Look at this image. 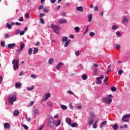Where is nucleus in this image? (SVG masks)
Here are the masks:
<instances>
[{"label":"nucleus","mask_w":130,"mask_h":130,"mask_svg":"<svg viewBox=\"0 0 130 130\" xmlns=\"http://www.w3.org/2000/svg\"><path fill=\"white\" fill-rule=\"evenodd\" d=\"M8 100L10 105H13L14 102L17 101V96L14 94H10L8 96Z\"/></svg>","instance_id":"nucleus-1"},{"label":"nucleus","mask_w":130,"mask_h":130,"mask_svg":"<svg viewBox=\"0 0 130 130\" xmlns=\"http://www.w3.org/2000/svg\"><path fill=\"white\" fill-rule=\"evenodd\" d=\"M12 64L14 71H17L19 69V61L18 59H14L12 60Z\"/></svg>","instance_id":"nucleus-2"},{"label":"nucleus","mask_w":130,"mask_h":130,"mask_svg":"<svg viewBox=\"0 0 130 130\" xmlns=\"http://www.w3.org/2000/svg\"><path fill=\"white\" fill-rule=\"evenodd\" d=\"M51 29H52L55 33L58 34L59 33V30H60V26L58 25H54L53 23H52L50 26Z\"/></svg>","instance_id":"nucleus-3"},{"label":"nucleus","mask_w":130,"mask_h":130,"mask_svg":"<svg viewBox=\"0 0 130 130\" xmlns=\"http://www.w3.org/2000/svg\"><path fill=\"white\" fill-rule=\"evenodd\" d=\"M90 116L91 117L89 119V120L88 121V124L89 125H92L93 123H94V119H95L96 116L93 112L90 113Z\"/></svg>","instance_id":"nucleus-4"},{"label":"nucleus","mask_w":130,"mask_h":130,"mask_svg":"<svg viewBox=\"0 0 130 130\" xmlns=\"http://www.w3.org/2000/svg\"><path fill=\"white\" fill-rule=\"evenodd\" d=\"M103 101L106 104H110L112 102V99L109 97L103 98Z\"/></svg>","instance_id":"nucleus-5"},{"label":"nucleus","mask_w":130,"mask_h":130,"mask_svg":"<svg viewBox=\"0 0 130 130\" xmlns=\"http://www.w3.org/2000/svg\"><path fill=\"white\" fill-rule=\"evenodd\" d=\"M104 79V75H101L100 77H96V84L97 85H100V84H102V81L101 80H103Z\"/></svg>","instance_id":"nucleus-6"},{"label":"nucleus","mask_w":130,"mask_h":130,"mask_svg":"<svg viewBox=\"0 0 130 130\" xmlns=\"http://www.w3.org/2000/svg\"><path fill=\"white\" fill-rule=\"evenodd\" d=\"M48 125L49 126H50L51 127H53V126H54V125H55V123L54 122V119L49 120L48 121Z\"/></svg>","instance_id":"nucleus-7"},{"label":"nucleus","mask_w":130,"mask_h":130,"mask_svg":"<svg viewBox=\"0 0 130 130\" xmlns=\"http://www.w3.org/2000/svg\"><path fill=\"white\" fill-rule=\"evenodd\" d=\"M32 113L34 116H36V115H38V114L40 113V111H39V110L35 109V110H32Z\"/></svg>","instance_id":"nucleus-8"},{"label":"nucleus","mask_w":130,"mask_h":130,"mask_svg":"<svg viewBox=\"0 0 130 130\" xmlns=\"http://www.w3.org/2000/svg\"><path fill=\"white\" fill-rule=\"evenodd\" d=\"M128 22V19L126 18V16H123L122 18L121 23L124 24Z\"/></svg>","instance_id":"nucleus-9"},{"label":"nucleus","mask_w":130,"mask_h":130,"mask_svg":"<svg viewBox=\"0 0 130 130\" xmlns=\"http://www.w3.org/2000/svg\"><path fill=\"white\" fill-rule=\"evenodd\" d=\"M8 47L9 49H14V48L16 47V44L15 43L9 44L8 45Z\"/></svg>","instance_id":"nucleus-10"},{"label":"nucleus","mask_w":130,"mask_h":130,"mask_svg":"<svg viewBox=\"0 0 130 130\" xmlns=\"http://www.w3.org/2000/svg\"><path fill=\"white\" fill-rule=\"evenodd\" d=\"M63 23H64L65 24H67V23H68V21H67V19H60L59 20V24H63Z\"/></svg>","instance_id":"nucleus-11"},{"label":"nucleus","mask_w":130,"mask_h":130,"mask_svg":"<svg viewBox=\"0 0 130 130\" xmlns=\"http://www.w3.org/2000/svg\"><path fill=\"white\" fill-rule=\"evenodd\" d=\"M51 96L50 93H47L45 94V95L44 96V99H45V100L46 101H47V99H48V98H50Z\"/></svg>","instance_id":"nucleus-12"},{"label":"nucleus","mask_w":130,"mask_h":130,"mask_svg":"<svg viewBox=\"0 0 130 130\" xmlns=\"http://www.w3.org/2000/svg\"><path fill=\"white\" fill-rule=\"evenodd\" d=\"M63 66V63L61 62H59L58 64L57 65V66L55 68L56 70H59L62 66Z\"/></svg>","instance_id":"nucleus-13"},{"label":"nucleus","mask_w":130,"mask_h":130,"mask_svg":"<svg viewBox=\"0 0 130 130\" xmlns=\"http://www.w3.org/2000/svg\"><path fill=\"white\" fill-rule=\"evenodd\" d=\"M122 121L124 122H127V121H128V119L126 115H124V116L122 118Z\"/></svg>","instance_id":"nucleus-14"},{"label":"nucleus","mask_w":130,"mask_h":130,"mask_svg":"<svg viewBox=\"0 0 130 130\" xmlns=\"http://www.w3.org/2000/svg\"><path fill=\"white\" fill-rule=\"evenodd\" d=\"M66 121L69 125L72 124V119L70 118H66Z\"/></svg>","instance_id":"nucleus-15"},{"label":"nucleus","mask_w":130,"mask_h":130,"mask_svg":"<svg viewBox=\"0 0 130 130\" xmlns=\"http://www.w3.org/2000/svg\"><path fill=\"white\" fill-rule=\"evenodd\" d=\"M20 114V112L18 110H15L13 112V115L14 116H18Z\"/></svg>","instance_id":"nucleus-16"},{"label":"nucleus","mask_w":130,"mask_h":130,"mask_svg":"<svg viewBox=\"0 0 130 130\" xmlns=\"http://www.w3.org/2000/svg\"><path fill=\"white\" fill-rule=\"evenodd\" d=\"M107 124V121H104L101 123L100 127H101V128H102V127L105 126V125Z\"/></svg>","instance_id":"nucleus-17"},{"label":"nucleus","mask_w":130,"mask_h":130,"mask_svg":"<svg viewBox=\"0 0 130 130\" xmlns=\"http://www.w3.org/2000/svg\"><path fill=\"white\" fill-rule=\"evenodd\" d=\"M71 42V40H67V41L65 43L64 46V47H68L69 45H70V43Z\"/></svg>","instance_id":"nucleus-18"},{"label":"nucleus","mask_w":130,"mask_h":130,"mask_svg":"<svg viewBox=\"0 0 130 130\" xmlns=\"http://www.w3.org/2000/svg\"><path fill=\"white\" fill-rule=\"evenodd\" d=\"M26 89L27 91H32L34 89V85H32L31 87L28 86L26 87Z\"/></svg>","instance_id":"nucleus-19"},{"label":"nucleus","mask_w":130,"mask_h":130,"mask_svg":"<svg viewBox=\"0 0 130 130\" xmlns=\"http://www.w3.org/2000/svg\"><path fill=\"white\" fill-rule=\"evenodd\" d=\"M118 28H119V26L118 25H116L115 24L113 25V26L112 27V29L113 30H117L118 29Z\"/></svg>","instance_id":"nucleus-20"},{"label":"nucleus","mask_w":130,"mask_h":130,"mask_svg":"<svg viewBox=\"0 0 130 130\" xmlns=\"http://www.w3.org/2000/svg\"><path fill=\"white\" fill-rule=\"evenodd\" d=\"M68 41V38L67 37H63L62 38V43H66Z\"/></svg>","instance_id":"nucleus-21"},{"label":"nucleus","mask_w":130,"mask_h":130,"mask_svg":"<svg viewBox=\"0 0 130 130\" xmlns=\"http://www.w3.org/2000/svg\"><path fill=\"white\" fill-rule=\"evenodd\" d=\"M88 22L90 23L92 21V19H93V16H92V14H89L88 16Z\"/></svg>","instance_id":"nucleus-22"},{"label":"nucleus","mask_w":130,"mask_h":130,"mask_svg":"<svg viewBox=\"0 0 130 130\" xmlns=\"http://www.w3.org/2000/svg\"><path fill=\"white\" fill-rule=\"evenodd\" d=\"M70 125L72 126V127H77L79 125L76 122H74L73 123H71Z\"/></svg>","instance_id":"nucleus-23"},{"label":"nucleus","mask_w":130,"mask_h":130,"mask_svg":"<svg viewBox=\"0 0 130 130\" xmlns=\"http://www.w3.org/2000/svg\"><path fill=\"white\" fill-rule=\"evenodd\" d=\"M114 47L115 48H116V49H120V47H121V46H120V45L118 44H116L114 45Z\"/></svg>","instance_id":"nucleus-24"},{"label":"nucleus","mask_w":130,"mask_h":130,"mask_svg":"<svg viewBox=\"0 0 130 130\" xmlns=\"http://www.w3.org/2000/svg\"><path fill=\"white\" fill-rule=\"evenodd\" d=\"M24 48H25V43H23L20 45L19 48L20 51H22V50H23V49H24Z\"/></svg>","instance_id":"nucleus-25"},{"label":"nucleus","mask_w":130,"mask_h":130,"mask_svg":"<svg viewBox=\"0 0 130 130\" xmlns=\"http://www.w3.org/2000/svg\"><path fill=\"white\" fill-rule=\"evenodd\" d=\"M118 127H119V126H118V124H115L114 125H113V128L114 130H118Z\"/></svg>","instance_id":"nucleus-26"},{"label":"nucleus","mask_w":130,"mask_h":130,"mask_svg":"<svg viewBox=\"0 0 130 130\" xmlns=\"http://www.w3.org/2000/svg\"><path fill=\"white\" fill-rule=\"evenodd\" d=\"M22 85V83H20V82H18V83H15V87L16 88H20V87H21Z\"/></svg>","instance_id":"nucleus-27"},{"label":"nucleus","mask_w":130,"mask_h":130,"mask_svg":"<svg viewBox=\"0 0 130 130\" xmlns=\"http://www.w3.org/2000/svg\"><path fill=\"white\" fill-rule=\"evenodd\" d=\"M76 10L79 12H83V7L82 6L78 7L76 8Z\"/></svg>","instance_id":"nucleus-28"},{"label":"nucleus","mask_w":130,"mask_h":130,"mask_svg":"<svg viewBox=\"0 0 130 130\" xmlns=\"http://www.w3.org/2000/svg\"><path fill=\"white\" fill-rule=\"evenodd\" d=\"M60 108L63 109V110H67V109H68V107H67L66 105H62L60 107Z\"/></svg>","instance_id":"nucleus-29"},{"label":"nucleus","mask_w":130,"mask_h":130,"mask_svg":"<svg viewBox=\"0 0 130 130\" xmlns=\"http://www.w3.org/2000/svg\"><path fill=\"white\" fill-rule=\"evenodd\" d=\"M4 126L5 128H9L10 127V124L9 123H5Z\"/></svg>","instance_id":"nucleus-30"},{"label":"nucleus","mask_w":130,"mask_h":130,"mask_svg":"<svg viewBox=\"0 0 130 130\" xmlns=\"http://www.w3.org/2000/svg\"><path fill=\"white\" fill-rule=\"evenodd\" d=\"M32 51H33V49H32L31 48L28 49V53L29 55H32Z\"/></svg>","instance_id":"nucleus-31"},{"label":"nucleus","mask_w":130,"mask_h":130,"mask_svg":"<svg viewBox=\"0 0 130 130\" xmlns=\"http://www.w3.org/2000/svg\"><path fill=\"white\" fill-rule=\"evenodd\" d=\"M48 63L49 64H52L53 63V58H50L48 60Z\"/></svg>","instance_id":"nucleus-32"},{"label":"nucleus","mask_w":130,"mask_h":130,"mask_svg":"<svg viewBox=\"0 0 130 130\" xmlns=\"http://www.w3.org/2000/svg\"><path fill=\"white\" fill-rule=\"evenodd\" d=\"M47 105H48V106H49V107H52V102H47Z\"/></svg>","instance_id":"nucleus-33"},{"label":"nucleus","mask_w":130,"mask_h":130,"mask_svg":"<svg viewBox=\"0 0 130 130\" xmlns=\"http://www.w3.org/2000/svg\"><path fill=\"white\" fill-rule=\"evenodd\" d=\"M38 48H35L34 49V52H33V54H36V53H37L38 52Z\"/></svg>","instance_id":"nucleus-34"},{"label":"nucleus","mask_w":130,"mask_h":130,"mask_svg":"<svg viewBox=\"0 0 130 130\" xmlns=\"http://www.w3.org/2000/svg\"><path fill=\"white\" fill-rule=\"evenodd\" d=\"M81 78L82 79V80H87V75H86V74H83Z\"/></svg>","instance_id":"nucleus-35"},{"label":"nucleus","mask_w":130,"mask_h":130,"mask_svg":"<svg viewBox=\"0 0 130 130\" xmlns=\"http://www.w3.org/2000/svg\"><path fill=\"white\" fill-rule=\"evenodd\" d=\"M6 27L7 28H8V29H12V25H11L10 23H7L6 24Z\"/></svg>","instance_id":"nucleus-36"},{"label":"nucleus","mask_w":130,"mask_h":130,"mask_svg":"<svg viewBox=\"0 0 130 130\" xmlns=\"http://www.w3.org/2000/svg\"><path fill=\"white\" fill-rule=\"evenodd\" d=\"M116 36H117L118 37H121V34H120V32H119V31H117L116 32Z\"/></svg>","instance_id":"nucleus-37"},{"label":"nucleus","mask_w":130,"mask_h":130,"mask_svg":"<svg viewBox=\"0 0 130 130\" xmlns=\"http://www.w3.org/2000/svg\"><path fill=\"white\" fill-rule=\"evenodd\" d=\"M95 36V32L91 31L89 33V36L90 37H93Z\"/></svg>","instance_id":"nucleus-38"},{"label":"nucleus","mask_w":130,"mask_h":130,"mask_svg":"<svg viewBox=\"0 0 130 130\" xmlns=\"http://www.w3.org/2000/svg\"><path fill=\"white\" fill-rule=\"evenodd\" d=\"M75 30L76 32L78 33V32H79V31H80V27H79V26H76L75 27Z\"/></svg>","instance_id":"nucleus-39"},{"label":"nucleus","mask_w":130,"mask_h":130,"mask_svg":"<svg viewBox=\"0 0 130 130\" xmlns=\"http://www.w3.org/2000/svg\"><path fill=\"white\" fill-rule=\"evenodd\" d=\"M22 126H23L24 129H26V130L29 129V127H28V126H27V125L23 124Z\"/></svg>","instance_id":"nucleus-40"},{"label":"nucleus","mask_w":130,"mask_h":130,"mask_svg":"<svg viewBox=\"0 0 130 130\" xmlns=\"http://www.w3.org/2000/svg\"><path fill=\"white\" fill-rule=\"evenodd\" d=\"M61 16H62V17H66V16H67V13H66V12H61Z\"/></svg>","instance_id":"nucleus-41"},{"label":"nucleus","mask_w":130,"mask_h":130,"mask_svg":"<svg viewBox=\"0 0 130 130\" xmlns=\"http://www.w3.org/2000/svg\"><path fill=\"white\" fill-rule=\"evenodd\" d=\"M75 53L76 56H79L80 55V51H75Z\"/></svg>","instance_id":"nucleus-42"},{"label":"nucleus","mask_w":130,"mask_h":130,"mask_svg":"<svg viewBox=\"0 0 130 130\" xmlns=\"http://www.w3.org/2000/svg\"><path fill=\"white\" fill-rule=\"evenodd\" d=\"M67 93H68L69 94H71L72 95H74V96H76V95L75 94H74V92L71 90H68L67 91Z\"/></svg>","instance_id":"nucleus-43"},{"label":"nucleus","mask_w":130,"mask_h":130,"mask_svg":"<svg viewBox=\"0 0 130 130\" xmlns=\"http://www.w3.org/2000/svg\"><path fill=\"white\" fill-rule=\"evenodd\" d=\"M20 31L21 30L20 29H17L15 30V33L16 35H18V34H19L20 33Z\"/></svg>","instance_id":"nucleus-44"},{"label":"nucleus","mask_w":130,"mask_h":130,"mask_svg":"<svg viewBox=\"0 0 130 130\" xmlns=\"http://www.w3.org/2000/svg\"><path fill=\"white\" fill-rule=\"evenodd\" d=\"M30 78H32V79H36V78H37V76H36L34 74H32L30 76Z\"/></svg>","instance_id":"nucleus-45"},{"label":"nucleus","mask_w":130,"mask_h":130,"mask_svg":"<svg viewBox=\"0 0 130 130\" xmlns=\"http://www.w3.org/2000/svg\"><path fill=\"white\" fill-rule=\"evenodd\" d=\"M111 91H112V92H115L116 91V88L115 87H112Z\"/></svg>","instance_id":"nucleus-46"},{"label":"nucleus","mask_w":130,"mask_h":130,"mask_svg":"<svg viewBox=\"0 0 130 130\" xmlns=\"http://www.w3.org/2000/svg\"><path fill=\"white\" fill-rule=\"evenodd\" d=\"M24 34H25V30H22L20 32V36H22V35H24Z\"/></svg>","instance_id":"nucleus-47"},{"label":"nucleus","mask_w":130,"mask_h":130,"mask_svg":"<svg viewBox=\"0 0 130 130\" xmlns=\"http://www.w3.org/2000/svg\"><path fill=\"white\" fill-rule=\"evenodd\" d=\"M5 38H10V37H11V36H10V35L7 34L5 35Z\"/></svg>","instance_id":"nucleus-48"},{"label":"nucleus","mask_w":130,"mask_h":130,"mask_svg":"<svg viewBox=\"0 0 130 130\" xmlns=\"http://www.w3.org/2000/svg\"><path fill=\"white\" fill-rule=\"evenodd\" d=\"M40 21L42 24H44V19L43 18H40Z\"/></svg>","instance_id":"nucleus-49"},{"label":"nucleus","mask_w":130,"mask_h":130,"mask_svg":"<svg viewBox=\"0 0 130 130\" xmlns=\"http://www.w3.org/2000/svg\"><path fill=\"white\" fill-rule=\"evenodd\" d=\"M43 8H44V6L42 5L41 6L39 7L38 10H42Z\"/></svg>","instance_id":"nucleus-50"},{"label":"nucleus","mask_w":130,"mask_h":130,"mask_svg":"<svg viewBox=\"0 0 130 130\" xmlns=\"http://www.w3.org/2000/svg\"><path fill=\"white\" fill-rule=\"evenodd\" d=\"M107 81H108V77L107 76H106L105 77V79L104 80V83H106V82H107Z\"/></svg>","instance_id":"nucleus-51"},{"label":"nucleus","mask_w":130,"mask_h":130,"mask_svg":"<svg viewBox=\"0 0 130 130\" xmlns=\"http://www.w3.org/2000/svg\"><path fill=\"white\" fill-rule=\"evenodd\" d=\"M1 45L2 47H5V43H4V41H2V42H1Z\"/></svg>","instance_id":"nucleus-52"},{"label":"nucleus","mask_w":130,"mask_h":130,"mask_svg":"<svg viewBox=\"0 0 130 130\" xmlns=\"http://www.w3.org/2000/svg\"><path fill=\"white\" fill-rule=\"evenodd\" d=\"M92 127H93V128H97V124L93 123L92 124Z\"/></svg>","instance_id":"nucleus-53"},{"label":"nucleus","mask_w":130,"mask_h":130,"mask_svg":"<svg viewBox=\"0 0 130 130\" xmlns=\"http://www.w3.org/2000/svg\"><path fill=\"white\" fill-rule=\"evenodd\" d=\"M60 123H61L60 120H57V123L56 125V126H58V125H59L60 124Z\"/></svg>","instance_id":"nucleus-54"},{"label":"nucleus","mask_w":130,"mask_h":130,"mask_svg":"<svg viewBox=\"0 0 130 130\" xmlns=\"http://www.w3.org/2000/svg\"><path fill=\"white\" fill-rule=\"evenodd\" d=\"M45 16V14L44 13H41L40 14V18H42V17H44Z\"/></svg>","instance_id":"nucleus-55"},{"label":"nucleus","mask_w":130,"mask_h":130,"mask_svg":"<svg viewBox=\"0 0 130 130\" xmlns=\"http://www.w3.org/2000/svg\"><path fill=\"white\" fill-rule=\"evenodd\" d=\"M122 73H123V71L121 70H119L118 71V75H120L122 74Z\"/></svg>","instance_id":"nucleus-56"},{"label":"nucleus","mask_w":130,"mask_h":130,"mask_svg":"<svg viewBox=\"0 0 130 130\" xmlns=\"http://www.w3.org/2000/svg\"><path fill=\"white\" fill-rule=\"evenodd\" d=\"M94 72L95 73H93V76H96V75H97V69H94Z\"/></svg>","instance_id":"nucleus-57"},{"label":"nucleus","mask_w":130,"mask_h":130,"mask_svg":"<svg viewBox=\"0 0 130 130\" xmlns=\"http://www.w3.org/2000/svg\"><path fill=\"white\" fill-rule=\"evenodd\" d=\"M25 17L26 19H28V18H29V14L26 13V14L25 15Z\"/></svg>","instance_id":"nucleus-58"},{"label":"nucleus","mask_w":130,"mask_h":130,"mask_svg":"<svg viewBox=\"0 0 130 130\" xmlns=\"http://www.w3.org/2000/svg\"><path fill=\"white\" fill-rule=\"evenodd\" d=\"M3 82V77L0 76V85Z\"/></svg>","instance_id":"nucleus-59"},{"label":"nucleus","mask_w":130,"mask_h":130,"mask_svg":"<svg viewBox=\"0 0 130 130\" xmlns=\"http://www.w3.org/2000/svg\"><path fill=\"white\" fill-rule=\"evenodd\" d=\"M56 1V0H50L51 4H55Z\"/></svg>","instance_id":"nucleus-60"},{"label":"nucleus","mask_w":130,"mask_h":130,"mask_svg":"<svg viewBox=\"0 0 130 130\" xmlns=\"http://www.w3.org/2000/svg\"><path fill=\"white\" fill-rule=\"evenodd\" d=\"M19 22H23L24 21V19H23V17H21L19 19Z\"/></svg>","instance_id":"nucleus-61"},{"label":"nucleus","mask_w":130,"mask_h":130,"mask_svg":"<svg viewBox=\"0 0 130 130\" xmlns=\"http://www.w3.org/2000/svg\"><path fill=\"white\" fill-rule=\"evenodd\" d=\"M43 12H44L45 13H48V10L44 8L43 10Z\"/></svg>","instance_id":"nucleus-62"},{"label":"nucleus","mask_w":130,"mask_h":130,"mask_svg":"<svg viewBox=\"0 0 130 130\" xmlns=\"http://www.w3.org/2000/svg\"><path fill=\"white\" fill-rule=\"evenodd\" d=\"M17 54H20L21 53V50H20V49L17 51Z\"/></svg>","instance_id":"nucleus-63"},{"label":"nucleus","mask_w":130,"mask_h":130,"mask_svg":"<svg viewBox=\"0 0 130 130\" xmlns=\"http://www.w3.org/2000/svg\"><path fill=\"white\" fill-rule=\"evenodd\" d=\"M94 11H95V12H97V11H98V6H95V7H94Z\"/></svg>","instance_id":"nucleus-64"}]
</instances>
